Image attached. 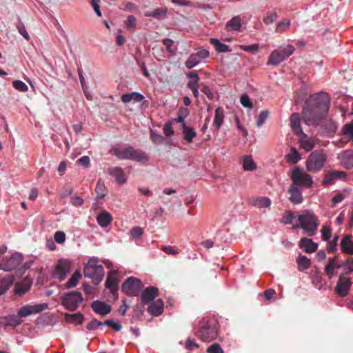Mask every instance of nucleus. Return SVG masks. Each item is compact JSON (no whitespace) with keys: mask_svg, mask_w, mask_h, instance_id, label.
<instances>
[{"mask_svg":"<svg viewBox=\"0 0 353 353\" xmlns=\"http://www.w3.org/2000/svg\"><path fill=\"white\" fill-rule=\"evenodd\" d=\"M330 105V98L325 92L312 94L305 101L302 112L303 120L307 125H319L326 117Z\"/></svg>","mask_w":353,"mask_h":353,"instance_id":"1","label":"nucleus"},{"mask_svg":"<svg viewBox=\"0 0 353 353\" xmlns=\"http://www.w3.org/2000/svg\"><path fill=\"white\" fill-rule=\"evenodd\" d=\"M110 152L119 160H131L137 162H146L148 161V157L145 152L130 145L123 148L112 147Z\"/></svg>","mask_w":353,"mask_h":353,"instance_id":"2","label":"nucleus"},{"mask_svg":"<svg viewBox=\"0 0 353 353\" xmlns=\"http://www.w3.org/2000/svg\"><path fill=\"white\" fill-rule=\"evenodd\" d=\"M83 274L85 277L91 279L95 285L101 282L104 276V268L99 264L98 258L92 257L89 259L85 265Z\"/></svg>","mask_w":353,"mask_h":353,"instance_id":"3","label":"nucleus"},{"mask_svg":"<svg viewBox=\"0 0 353 353\" xmlns=\"http://www.w3.org/2000/svg\"><path fill=\"white\" fill-rule=\"evenodd\" d=\"M196 336L203 341H211L218 336L217 325L214 322H210L203 319L199 323Z\"/></svg>","mask_w":353,"mask_h":353,"instance_id":"4","label":"nucleus"},{"mask_svg":"<svg viewBox=\"0 0 353 353\" xmlns=\"http://www.w3.org/2000/svg\"><path fill=\"white\" fill-rule=\"evenodd\" d=\"M327 159V155L323 150H315L307 157L306 161V169L308 172L316 173L324 166Z\"/></svg>","mask_w":353,"mask_h":353,"instance_id":"5","label":"nucleus"},{"mask_svg":"<svg viewBox=\"0 0 353 353\" xmlns=\"http://www.w3.org/2000/svg\"><path fill=\"white\" fill-rule=\"evenodd\" d=\"M301 227L310 236H313L319 225L318 218L311 212L305 211L298 216Z\"/></svg>","mask_w":353,"mask_h":353,"instance_id":"6","label":"nucleus"},{"mask_svg":"<svg viewBox=\"0 0 353 353\" xmlns=\"http://www.w3.org/2000/svg\"><path fill=\"white\" fill-rule=\"evenodd\" d=\"M294 50L295 48L292 45L279 47L271 52L267 61V65H278L280 63L290 57Z\"/></svg>","mask_w":353,"mask_h":353,"instance_id":"7","label":"nucleus"},{"mask_svg":"<svg viewBox=\"0 0 353 353\" xmlns=\"http://www.w3.org/2000/svg\"><path fill=\"white\" fill-rule=\"evenodd\" d=\"M82 301V294L78 291H72L61 296L62 305L65 309L72 312L75 311Z\"/></svg>","mask_w":353,"mask_h":353,"instance_id":"8","label":"nucleus"},{"mask_svg":"<svg viewBox=\"0 0 353 353\" xmlns=\"http://www.w3.org/2000/svg\"><path fill=\"white\" fill-rule=\"evenodd\" d=\"M290 178L292 181V185L298 186H305L310 188L313 184L311 176L301 170L299 167H295L291 173Z\"/></svg>","mask_w":353,"mask_h":353,"instance_id":"9","label":"nucleus"},{"mask_svg":"<svg viewBox=\"0 0 353 353\" xmlns=\"http://www.w3.org/2000/svg\"><path fill=\"white\" fill-rule=\"evenodd\" d=\"M141 288V281L133 276L128 277L121 286L122 291L129 296H138Z\"/></svg>","mask_w":353,"mask_h":353,"instance_id":"10","label":"nucleus"},{"mask_svg":"<svg viewBox=\"0 0 353 353\" xmlns=\"http://www.w3.org/2000/svg\"><path fill=\"white\" fill-rule=\"evenodd\" d=\"M47 308V303L26 305L19 308L17 315L19 318H26L30 315L39 313Z\"/></svg>","mask_w":353,"mask_h":353,"instance_id":"11","label":"nucleus"},{"mask_svg":"<svg viewBox=\"0 0 353 353\" xmlns=\"http://www.w3.org/2000/svg\"><path fill=\"white\" fill-rule=\"evenodd\" d=\"M352 283L350 277H347L345 274H341L336 285V292L338 295L341 297L346 296L349 294Z\"/></svg>","mask_w":353,"mask_h":353,"instance_id":"12","label":"nucleus"},{"mask_svg":"<svg viewBox=\"0 0 353 353\" xmlns=\"http://www.w3.org/2000/svg\"><path fill=\"white\" fill-rule=\"evenodd\" d=\"M22 261V254L16 252L10 257H6L3 262L0 264V269L4 271H11L16 269L21 263Z\"/></svg>","mask_w":353,"mask_h":353,"instance_id":"13","label":"nucleus"},{"mask_svg":"<svg viewBox=\"0 0 353 353\" xmlns=\"http://www.w3.org/2000/svg\"><path fill=\"white\" fill-rule=\"evenodd\" d=\"M70 271V263L67 260H59L55 267L54 276L63 281Z\"/></svg>","mask_w":353,"mask_h":353,"instance_id":"14","label":"nucleus"},{"mask_svg":"<svg viewBox=\"0 0 353 353\" xmlns=\"http://www.w3.org/2000/svg\"><path fill=\"white\" fill-rule=\"evenodd\" d=\"M159 290L155 287H148L143 290L141 295V301L147 305L152 301L158 296Z\"/></svg>","mask_w":353,"mask_h":353,"instance_id":"15","label":"nucleus"},{"mask_svg":"<svg viewBox=\"0 0 353 353\" xmlns=\"http://www.w3.org/2000/svg\"><path fill=\"white\" fill-rule=\"evenodd\" d=\"M91 307L98 314L105 316L111 311V306L105 302L94 301L91 303Z\"/></svg>","mask_w":353,"mask_h":353,"instance_id":"16","label":"nucleus"},{"mask_svg":"<svg viewBox=\"0 0 353 353\" xmlns=\"http://www.w3.org/2000/svg\"><path fill=\"white\" fill-rule=\"evenodd\" d=\"M342 252L348 255H353V241L350 234L345 235L340 243Z\"/></svg>","mask_w":353,"mask_h":353,"instance_id":"17","label":"nucleus"},{"mask_svg":"<svg viewBox=\"0 0 353 353\" xmlns=\"http://www.w3.org/2000/svg\"><path fill=\"white\" fill-rule=\"evenodd\" d=\"M32 281L28 278L24 279L21 282L16 283L14 288V292L19 296H22L28 291H29Z\"/></svg>","mask_w":353,"mask_h":353,"instance_id":"18","label":"nucleus"},{"mask_svg":"<svg viewBox=\"0 0 353 353\" xmlns=\"http://www.w3.org/2000/svg\"><path fill=\"white\" fill-rule=\"evenodd\" d=\"M338 256L329 259L327 264L325 267V272L329 279H332L334 274V269H339L343 267V263L340 264L336 261Z\"/></svg>","mask_w":353,"mask_h":353,"instance_id":"19","label":"nucleus"},{"mask_svg":"<svg viewBox=\"0 0 353 353\" xmlns=\"http://www.w3.org/2000/svg\"><path fill=\"white\" fill-rule=\"evenodd\" d=\"M288 192L290 195L289 199L291 203L294 204H300L302 203L303 196L299 187H296L295 185H291Z\"/></svg>","mask_w":353,"mask_h":353,"instance_id":"20","label":"nucleus"},{"mask_svg":"<svg viewBox=\"0 0 353 353\" xmlns=\"http://www.w3.org/2000/svg\"><path fill=\"white\" fill-rule=\"evenodd\" d=\"M108 173L115 178L117 182L123 184L126 182V176L123 170L120 167H111L108 169Z\"/></svg>","mask_w":353,"mask_h":353,"instance_id":"21","label":"nucleus"},{"mask_svg":"<svg viewBox=\"0 0 353 353\" xmlns=\"http://www.w3.org/2000/svg\"><path fill=\"white\" fill-rule=\"evenodd\" d=\"M296 135L299 137V142L303 149L309 152L314 148L315 141L314 139L310 138L307 134L302 132V133H299Z\"/></svg>","mask_w":353,"mask_h":353,"instance_id":"22","label":"nucleus"},{"mask_svg":"<svg viewBox=\"0 0 353 353\" xmlns=\"http://www.w3.org/2000/svg\"><path fill=\"white\" fill-rule=\"evenodd\" d=\"M22 323V320L19 319L18 315H9L0 318V325L3 326H11L15 327Z\"/></svg>","mask_w":353,"mask_h":353,"instance_id":"23","label":"nucleus"},{"mask_svg":"<svg viewBox=\"0 0 353 353\" xmlns=\"http://www.w3.org/2000/svg\"><path fill=\"white\" fill-rule=\"evenodd\" d=\"M299 247L303 249L306 253H313L317 250L318 244L310 239L302 238L299 242Z\"/></svg>","mask_w":353,"mask_h":353,"instance_id":"24","label":"nucleus"},{"mask_svg":"<svg viewBox=\"0 0 353 353\" xmlns=\"http://www.w3.org/2000/svg\"><path fill=\"white\" fill-rule=\"evenodd\" d=\"M15 277L13 275H7L0 280V296L6 294L14 284Z\"/></svg>","mask_w":353,"mask_h":353,"instance_id":"25","label":"nucleus"},{"mask_svg":"<svg viewBox=\"0 0 353 353\" xmlns=\"http://www.w3.org/2000/svg\"><path fill=\"white\" fill-rule=\"evenodd\" d=\"M341 163L347 169L353 168V150H345L339 156Z\"/></svg>","mask_w":353,"mask_h":353,"instance_id":"26","label":"nucleus"},{"mask_svg":"<svg viewBox=\"0 0 353 353\" xmlns=\"http://www.w3.org/2000/svg\"><path fill=\"white\" fill-rule=\"evenodd\" d=\"M164 310V303L162 299H157L148 307V311L153 316H159Z\"/></svg>","mask_w":353,"mask_h":353,"instance_id":"27","label":"nucleus"},{"mask_svg":"<svg viewBox=\"0 0 353 353\" xmlns=\"http://www.w3.org/2000/svg\"><path fill=\"white\" fill-rule=\"evenodd\" d=\"M117 271L112 270L108 275L106 281H105V287L110 290V291L114 293V291L117 290L118 285V279H117Z\"/></svg>","mask_w":353,"mask_h":353,"instance_id":"28","label":"nucleus"},{"mask_svg":"<svg viewBox=\"0 0 353 353\" xmlns=\"http://www.w3.org/2000/svg\"><path fill=\"white\" fill-rule=\"evenodd\" d=\"M290 121V126L296 135L303 132L301 127V116L299 113H293Z\"/></svg>","mask_w":353,"mask_h":353,"instance_id":"29","label":"nucleus"},{"mask_svg":"<svg viewBox=\"0 0 353 353\" xmlns=\"http://www.w3.org/2000/svg\"><path fill=\"white\" fill-rule=\"evenodd\" d=\"M144 96L139 92H133L131 93H125L123 94L121 100L123 103H129L131 101H134L135 102H140L144 99Z\"/></svg>","mask_w":353,"mask_h":353,"instance_id":"30","label":"nucleus"},{"mask_svg":"<svg viewBox=\"0 0 353 353\" xmlns=\"http://www.w3.org/2000/svg\"><path fill=\"white\" fill-rule=\"evenodd\" d=\"M181 130L184 139L188 143H192L193 141V139L196 135V131L192 128L188 126L186 124L181 125Z\"/></svg>","mask_w":353,"mask_h":353,"instance_id":"31","label":"nucleus"},{"mask_svg":"<svg viewBox=\"0 0 353 353\" xmlns=\"http://www.w3.org/2000/svg\"><path fill=\"white\" fill-rule=\"evenodd\" d=\"M250 203L259 208H268L271 205V201L268 197H259L250 199Z\"/></svg>","mask_w":353,"mask_h":353,"instance_id":"32","label":"nucleus"},{"mask_svg":"<svg viewBox=\"0 0 353 353\" xmlns=\"http://www.w3.org/2000/svg\"><path fill=\"white\" fill-rule=\"evenodd\" d=\"M167 14V10L163 8H157L152 11H148L145 12V17H152L157 19H161L165 17Z\"/></svg>","mask_w":353,"mask_h":353,"instance_id":"33","label":"nucleus"},{"mask_svg":"<svg viewBox=\"0 0 353 353\" xmlns=\"http://www.w3.org/2000/svg\"><path fill=\"white\" fill-rule=\"evenodd\" d=\"M296 263L298 264V269L300 271H304L307 270L311 265L310 259L303 255H300L297 259Z\"/></svg>","mask_w":353,"mask_h":353,"instance_id":"34","label":"nucleus"},{"mask_svg":"<svg viewBox=\"0 0 353 353\" xmlns=\"http://www.w3.org/2000/svg\"><path fill=\"white\" fill-rule=\"evenodd\" d=\"M65 320L71 323L76 325L81 324L83 320V316L81 313L76 314H65Z\"/></svg>","mask_w":353,"mask_h":353,"instance_id":"35","label":"nucleus"},{"mask_svg":"<svg viewBox=\"0 0 353 353\" xmlns=\"http://www.w3.org/2000/svg\"><path fill=\"white\" fill-rule=\"evenodd\" d=\"M224 111L222 108L219 107L215 110L214 125L219 130L223 122Z\"/></svg>","mask_w":353,"mask_h":353,"instance_id":"36","label":"nucleus"},{"mask_svg":"<svg viewBox=\"0 0 353 353\" xmlns=\"http://www.w3.org/2000/svg\"><path fill=\"white\" fill-rule=\"evenodd\" d=\"M241 27V18L238 16L234 17L226 23V28L228 30H239Z\"/></svg>","mask_w":353,"mask_h":353,"instance_id":"37","label":"nucleus"},{"mask_svg":"<svg viewBox=\"0 0 353 353\" xmlns=\"http://www.w3.org/2000/svg\"><path fill=\"white\" fill-rule=\"evenodd\" d=\"M187 77L191 79L187 83V86L189 89L199 87V81L200 79L195 71L190 72L187 74Z\"/></svg>","mask_w":353,"mask_h":353,"instance_id":"38","label":"nucleus"},{"mask_svg":"<svg viewBox=\"0 0 353 353\" xmlns=\"http://www.w3.org/2000/svg\"><path fill=\"white\" fill-rule=\"evenodd\" d=\"M210 43L212 44L215 50L219 52H227L229 51V47L221 43L218 39L214 38H211L210 39Z\"/></svg>","mask_w":353,"mask_h":353,"instance_id":"39","label":"nucleus"},{"mask_svg":"<svg viewBox=\"0 0 353 353\" xmlns=\"http://www.w3.org/2000/svg\"><path fill=\"white\" fill-rule=\"evenodd\" d=\"M97 222L101 227H107L112 221V219L109 213H102L97 216Z\"/></svg>","mask_w":353,"mask_h":353,"instance_id":"40","label":"nucleus"},{"mask_svg":"<svg viewBox=\"0 0 353 353\" xmlns=\"http://www.w3.org/2000/svg\"><path fill=\"white\" fill-rule=\"evenodd\" d=\"M81 277V274L79 272L76 271L68 281V282L65 284V288H71L75 287L79 283V279Z\"/></svg>","mask_w":353,"mask_h":353,"instance_id":"41","label":"nucleus"},{"mask_svg":"<svg viewBox=\"0 0 353 353\" xmlns=\"http://www.w3.org/2000/svg\"><path fill=\"white\" fill-rule=\"evenodd\" d=\"M341 132L344 136L348 137L349 140L353 142V122L345 124Z\"/></svg>","mask_w":353,"mask_h":353,"instance_id":"42","label":"nucleus"},{"mask_svg":"<svg viewBox=\"0 0 353 353\" xmlns=\"http://www.w3.org/2000/svg\"><path fill=\"white\" fill-rule=\"evenodd\" d=\"M201 60L196 56V53L191 54L186 60L185 65L187 68L191 69L200 63Z\"/></svg>","mask_w":353,"mask_h":353,"instance_id":"43","label":"nucleus"},{"mask_svg":"<svg viewBox=\"0 0 353 353\" xmlns=\"http://www.w3.org/2000/svg\"><path fill=\"white\" fill-rule=\"evenodd\" d=\"M287 161L295 164L300 160V157L298 151L294 148H292L290 152L286 155Z\"/></svg>","mask_w":353,"mask_h":353,"instance_id":"44","label":"nucleus"},{"mask_svg":"<svg viewBox=\"0 0 353 353\" xmlns=\"http://www.w3.org/2000/svg\"><path fill=\"white\" fill-rule=\"evenodd\" d=\"M95 191L99 198H103L106 195L107 190L101 179L98 180Z\"/></svg>","mask_w":353,"mask_h":353,"instance_id":"45","label":"nucleus"},{"mask_svg":"<svg viewBox=\"0 0 353 353\" xmlns=\"http://www.w3.org/2000/svg\"><path fill=\"white\" fill-rule=\"evenodd\" d=\"M290 24V21L289 19H283L277 24L275 31L277 33H283L288 28Z\"/></svg>","mask_w":353,"mask_h":353,"instance_id":"46","label":"nucleus"},{"mask_svg":"<svg viewBox=\"0 0 353 353\" xmlns=\"http://www.w3.org/2000/svg\"><path fill=\"white\" fill-rule=\"evenodd\" d=\"M243 167L245 170H252L256 168V165L250 157H245L243 159Z\"/></svg>","mask_w":353,"mask_h":353,"instance_id":"47","label":"nucleus"},{"mask_svg":"<svg viewBox=\"0 0 353 353\" xmlns=\"http://www.w3.org/2000/svg\"><path fill=\"white\" fill-rule=\"evenodd\" d=\"M103 326V322L94 319L86 325V328L89 330H94L99 328L102 329Z\"/></svg>","mask_w":353,"mask_h":353,"instance_id":"48","label":"nucleus"},{"mask_svg":"<svg viewBox=\"0 0 353 353\" xmlns=\"http://www.w3.org/2000/svg\"><path fill=\"white\" fill-rule=\"evenodd\" d=\"M17 28L20 33V34L27 41L30 40V35L28 34V32L26 31V29L25 28L24 24L19 21V23L17 24Z\"/></svg>","mask_w":353,"mask_h":353,"instance_id":"49","label":"nucleus"},{"mask_svg":"<svg viewBox=\"0 0 353 353\" xmlns=\"http://www.w3.org/2000/svg\"><path fill=\"white\" fill-rule=\"evenodd\" d=\"M343 266L345 267V272L342 274L347 275L353 272V258L349 257L345 262L343 263Z\"/></svg>","mask_w":353,"mask_h":353,"instance_id":"50","label":"nucleus"},{"mask_svg":"<svg viewBox=\"0 0 353 353\" xmlns=\"http://www.w3.org/2000/svg\"><path fill=\"white\" fill-rule=\"evenodd\" d=\"M12 86L21 92H26L28 90V85L20 80L14 81L12 82Z\"/></svg>","mask_w":353,"mask_h":353,"instance_id":"51","label":"nucleus"},{"mask_svg":"<svg viewBox=\"0 0 353 353\" xmlns=\"http://www.w3.org/2000/svg\"><path fill=\"white\" fill-rule=\"evenodd\" d=\"M322 239L325 241L330 240L332 236V230L330 227L323 225L321 228Z\"/></svg>","mask_w":353,"mask_h":353,"instance_id":"52","label":"nucleus"},{"mask_svg":"<svg viewBox=\"0 0 353 353\" xmlns=\"http://www.w3.org/2000/svg\"><path fill=\"white\" fill-rule=\"evenodd\" d=\"M268 115H269V112L268 110L261 111L257 118L256 125L258 127L261 126L265 123Z\"/></svg>","mask_w":353,"mask_h":353,"instance_id":"53","label":"nucleus"},{"mask_svg":"<svg viewBox=\"0 0 353 353\" xmlns=\"http://www.w3.org/2000/svg\"><path fill=\"white\" fill-rule=\"evenodd\" d=\"M103 325H107L115 331H119L121 329V325L119 322L114 321L112 319L105 321Z\"/></svg>","mask_w":353,"mask_h":353,"instance_id":"54","label":"nucleus"},{"mask_svg":"<svg viewBox=\"0 0 353 353\" xmlns=\"http://www.w3.org/2000/svg\"><path fill=\"white\" fill-rule=\"evenodd\" d=\"M161 250L168 254L176 255L179 254L180 250L176 247L170 246V245H164L162 246Z\"/></svg>","mask_w":353,"mask_h":353,"instance_id":"55","label":"nucleus"},{"mask_svg":"<svg viewBox=\"0 0 353 353\" xmlns=\"http://www.w3.org/2000/svg\"><path fill=\"white\" fill-rule=\"evenodd\" d=\"M150 139L155 144L161 143L164 140L163 137L160 134L154 130H151Z\"/></svg>","mask_w":353,"mask_h":353,"instance_id":"56","label":"nucleus"},{"mask_svg":"<svg viewBox=\"0 0 353 353\" xmlns=\"http://www.w3.org/2000/svg\"><path fill=\"white\" fill-rule=\"evenodd\" d=\"M207 353H224V352L221 345L215 343L208 347Z\"/></svg>","mask_w":353,"mask_h":353,"instance_id":"57","label":"nucleus"},{"mask_svg":"<svg viewBox=\"0 0 353 353\" xmlns=\"http://www.w3.org/2000/svg\"><path fill=\"white\" fill-rule=\"evenodd\" d=\"M241 103L243 106L249 108H253V103L250 101V99L247 94H243L240 99Z\"/></svg>","mask_w":353,"mask_h":353,"instance_id":"58","label":"nucleus"},{"mask_svg":"<svg viewBox=\"0 0 353 353\" xmlns=\"http://www.w3.org/2000/svg\"><path fill=\"white\" fill-rule=\"evenodd\" d=\"M339 236H335L332 241H330L327 248V251L330 253H333L337 250V242Z\"/></svg>","mask_w":353,"mask_h":353,"instance_id":"59","label":"nucleus"},{"mask_svg":"<svg viewBox=\"0 0 353 353\" xmlns=\"http://www.w3.org/2000/svg\"><path fill=\"white\" fill-rule=\"evenodd\" d=\"M293 219L294 214L290 211H286L283 215L281 221L285 224H290L292 223Z\"/></svg>","mask_w":353,"mask_h":353,"instance_id":"60","label":"nucleus"},{"mask_svg":"<svg viewBox=\"0 0 353 353\" xmlns=\"http://www.w3.org/2000/svg\"><path fill=\"white\" fill-rule=\"evenodd\" d=\"M172 125V123L170 121V122L166 123L163 128V133L168 137H171L174 134V130H173Z\"/></svg>","mask_w":353,"mask_h":353,"instance_id":"61","label":"nucleus"},{"mask_svg":"<svg viewBox=\"0 0 353 353\" xmlns=\"http://www.w3.org/2000/svg\"><path fill=\"white\" fill-rule=\"evenodd\" d=\"M277 19V14L275 12H271L268 14L263 19V22L266 25H270L274 21H275Z\"/></svg>","mask_w":353,"mask_h":353,"instance_id":"62","label":"nucleus"},{"mask_svg":"<svg viewBox=\"0 0 353 353\" xmlns=\"http://www.w3.org/2000/svg\"><path fill=\"white\" fill-rule=\"evenodd\" d=\"M143 229L140 227H134L130 231V234L133 239H137L142 236Z\"/></svg>","mask_w":353,"mask_h":353,"instance_id":"63","label":"nucleus"},{"mask_svg":"<svg viewBox=\"0 0 353 353\" xmlns=\"http://www.w3.org/2000/svg\"><path fill=\"white\" fill-rule=\"evenodd\" d=\"M336 128H337L336 123L332 120L328 121L325 125V129L330 133H334L336 130Z\"/></svg>","mask_w":353,"mask_h":353,"instance_id":"64","label":"nucleus"}]
</instances>
